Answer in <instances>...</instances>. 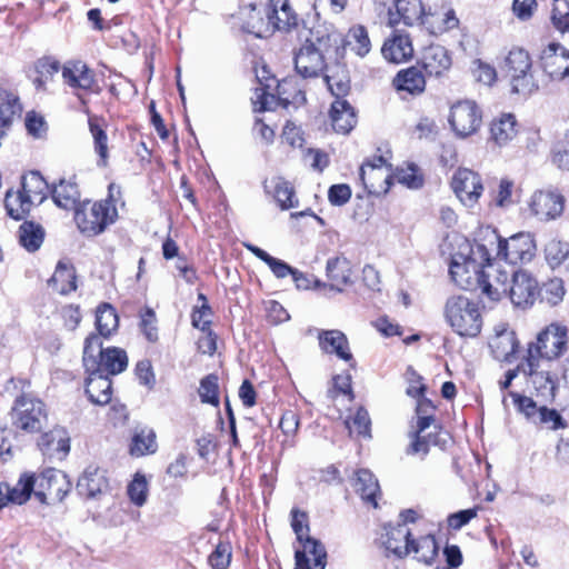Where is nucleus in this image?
I'll return each mask as SVG.
<instances>
[{
  "mask_svg": "<svg viewBox=\"0 0 569 569\" xmlns=\"http://www.w3.org/2000/svg\"><path fill=\"white\" fill-rule=\"evenodd\" d=\"M327 277L330 280V287L342 290V287L352 283V266L346 257H335L327 261Z\"/></svg>",
  "mask_w": 569,
  "mask_h": 569,
  "instance_id": "c756f323",
  "label": "nucleus"
},
{
  "mask_svg": "<svg viewBox=\"0 0 569 569\" xmlns=\"http://www.w3.org/2000/svg\"><path fill=\"white\" fill-rule=\"evenodd\" d=\"M380 539L386 550L399 558L411 553V533L406 525L385 526Z\"/></svg>",
  "mask_w": 569,
  "mask_h": 569,
  "instance_id": "412c9836",
  "label": "nucleus"
},
{
  "mask_svg": "<svg viewBox=\"0 0 569 569\" xmlns=\"http://www.w3.org/2000/svg\"><path fill=\"white\" fill-rule=\"evenodd\" d=\"M216 375H208L200 380L198 389L201 402L211 405L213 407L219 406V383Z\"/></svg>",
  "mask_w": 569,
  "mask_h": 569,
  "instance_id": "864d4df0",
  "label": "nucleus"
},
{
  "mask_svg": "<svg viewBox=\"0 0 569 569\" xmlns=\"http://www.w3.org/2000/svg\"><path fill=\"white\" fill-rule=\"evenodd\" d=\"M89 129L93 138L94 150L99 156L98 164L106 167L108 161V137L106 131L93 120H89Z\"/></svg>",
  "mask_w": 569,
  "mask_h": 569,
  "instance_id": "6e6d98bb",
  "label": "nucleus"
},
{
  "mask_svg": "<svg viewBox=\"0 0 569 569\" xmlns=\"http://www.w3.org/2000/svg\"><path fill=\"white\" fill-rule=\"evenodd\" d=\"M551 22L556 30L561 33L569 32V1L553 0L551 10Z\"/></svg>",
  "mask_w": 569,
  "mask_h": 569,
  "instance_id": "13d9d810",
  "label": "nucleus"
},
{
  "mask_svg": "<svg viewBox=\"0 0 569 569\" xmlns=\"http://www.w3.org/2000/svg\"><path fill=\"white\" fill-rule=\"evenodd\" d=\"M323 81L326 82L329 91L336 99H343L345 96L349 92L350 82L347 74H341L339 77L325 74Z\"/></svg>",
  "mask_w": 569,
  "mask_h": 569,
  "instance_id": "338daca9",
  "label": "nucleus"
},
{
  "mask_svg": "<svg viewBox=\"0 0 569 569\" xmlns=\"http://www.w3.org/2000/svg\"><path fill=\"white\" fill-rule=\"evenodd\" d=\"M510 281L508 272L498 269L489 261L478 290L489 300L499 301L508 296Z\"/></svg>",
  "mask_w": 569,
  "mask_h": 569,
  "instance_id": "f3484780",
  "label": "nucleus"
},
{
  "mask_svg": "<svg viewBox=\"0 0 569 569\" xmlns=\"http://www.w3.org/2000/svg\"><path fill=\"white\" fill-rule=\"evenodd\" d=\"M410 549L418 561L430 565L437 557L439 548L435 537L426 535L417 540L411 539Z\"/></svg>",
  "mask_w": 569,
  "mask_h": 569,
  "instance_id": "a18cd8bd",
  "label": "nucleus"
},
{
  "mask_svg": "<svg viewBox=\"0 0 569 569\" xmlns=\"http://www.w3.org/2000/svg\"><path fill=\"white\" fill-rule=\"evenodd\" d=\"M468 253H457L452 257L449 273L455 283L463 290L476 291L481 284L490 254L486 246L467 244Z\"/></svg>",
  "mask_w": 569,
  "mask_h": 569,
  "instance_id": "f257e3e1",
  "label": "nucleus"
},
{
  "mask_svg": "<svg viewBox=\"0 0 569 569\" xmlns=\"http://www.w3.org/2000/svg\"><path fill=\"white\" fill-rule=\"evenodd\" d=\"M451 57L440 44L427 47L421 56L420 64L429 77L440 78L451 68Z\"/></svg>",
  "mask_w": 569,
  "mask_h": 569,
  "instance_id": "6ab92c4d",
  "label": "nucleus"
},
{
  "mask_svg": "<svg viewBox=\"0 0 569 569\" xmlns=\"http://www.w3.org/2000/svg\"><path fill=\"white\" fill-rule=\"evenodd\" d=\"M264 12L269 14L272 32L287 31L297 26L298 18L289 0H268Z\"/></svg>",
  "mask_w": 569,
  "mask_h": 569,
  "instance_id": "5701e85b",
  "label": "nucleus"
},
{
  "mask_svg": "<svg viewBox=\"0 0 569 569\" xmlns=\"http://www.w3.org/2000/svg\"><path fill=\"white\" fill-rule=\"evenodd\" d=\"M33 202H29V198L22 190H8L4 198V207L8 214L14 220L23 219L33 207Z\"/></svg>",
  "mask_w": 569,
  "mask_h": 569,
  "instance_id": "79ce46f5",
  "label": "nucleus"
},
{
  "mask_svg": "<svg viewBox=\"0 0 569 569\" xmlns=\"http://www.w3.org/2000/svg\"><path fill=\"white\" fill-rule=\"evenodd\" d=\"M531 213L539 220L548 221L559 217L565 207L562 194L552 190H538L528 202Z\"/></svg>",
  "mask_w": 569,
  "mask_h": 569,
  "instance_id": "4468645a",
  "label": "nucleus"
},
{
  "mask_svg": "<svg viewBox=\"0 0 569 569\" xmlns=\"http://www.w3.org/2000/svg\"><path fill=\"white\" fill-rule=\"evenodd\" d=\"M449 123L457 136L468 137L480 128L481 112L473 101H458L450 109Z\"/></svg>",
  "mask_w": 569,
  "mask_h": 569,
  "instance_id": "ddd939ff",
  "label": "nucleus"
},
{
  "mask_svg": "<svg viewBox=\"0 0 569 569\" xmlns=\"http://www.w3.org/2000/svg\"><path fill=\"white\" fill-rule=\"evenodd\" d=\"M330 120L333 130L341 134L349 133L357 123L355 110L345 99H336L332 102Z\"/></svg>",
  "mask_w": 569,
  "mask_h": 569,
  "instance_id": "a878e982",
  "label": "nucleus"
},
{
  "mask_svg": "<svg viewBox=\"0 0 569 569\" xmlns=\"http://www.w3.org/2000/svg\"><path fill=\"white\" fill-rule=\"evenodd\" d=\"M39 446L44 455L62 459L70 450V438L66 429L54 428L41 437Z\"/></svg>",
  "mask_w": 569,
  "mask_h": 569,
  "instance_id": "cd10ccee",
  "label": "nucleus"
},
{
  "mask_svg": "<svg viewBox=\"0 0 569 569\" xmlns=\"http://www.w3.org/2000/svg\"><path fill=\"white\" fill-rule=\"evenodd\" d=\"M516 132V119L510 113L493 120L490 127L491 139L498 146L508 143L513 139Z\"/></svg>",
  "mask_w": 569,
  "mask_h": 569,
  "instance_id": "37998d69",
  "label": "nucleus"
},
{
  "mask_svg": "<svg viewBox=\"0 0 569 569\" xmlns=\"http://www.w3.org/2000/svg\"><path fill=\"white\" fill-rule=\"evenodd\" d=\"M49 186L43 177L32 171L22 178L21 190L34 206L40 204L47 198Z\"/></svg>",
  "mask_w": 569,
  "mask_h": 569,
  "instance_id": "58836bf2",
  "label": "nucleus"
},
{
  "mask_svg": "<svg viewBox=\"0 0 569 569\" xmlns=\"http://www.w3.org/2000/svg\"><path fill=\"white\" fill-rule=\"evenodd\" d=\"M536 425H545L552 430L566 428V422L556 409H549L546 405H540V411L537 415Z\"/></svg>",
  "mask_w": 569,
  "mask_h": 569,
  "instance_id": "0e129e2a",
  "label": "nucleus"
},
{
  "mask_svg": "<svg viewBox=\"0 0 569 569\" xmlns=\"http://www.w3.org/2000/svg\"><path fill=\"white\" fill-rule=\"evenodd\" d=\"M34 496L41 503L61 502L71 489L67 475L57 469H47L36 477Z\"/></svg>",
  "mask_w": 569,
  "mask_h": 569,
  "instance_id": "1a4fd4ad",
  "label": "nucleus"
},
{
  "mask_svg": "<svg viewBox=\"0 0 569 569\" xmlns=\"http://www.w3.org/2000/svg\"><path fill=\"white\" fill-rule=\"evenodd\" d=\"M128 366V357L124 350L120 348H107L104 353L98 360V369L108 375H118Z\"/></svg>",
  "mask_w": 569,
  "mask_h": 569,
  "instance_id": "ea45409f",
  "label": "nucleus"
},
{
  "mask_svg": "<svg viewBox=\"0 0 569 569\" xmlns=\"http://www.w3.org/2000/svg\"><path fill=\"white\" fill-rule=\"evenodd\" d=\"M360 179L369 193H378L381 190L387 191V187L385 188L383 183L388 184L390 170H377L376 168H370V166H361Z\"/></svg>",
  "mask_w": 569,
  "mask_h": 569,
  "instance_id": "c03bdc74",
  "label": "nucleus"
},
{
  "mask_svg": "<svg viewBox=\"0 0 569 569\" xmlns=\"http://www.w3.org/2000/svg\"><path fill=\"white\" fill-rule=\"evenodd\" d=\"M130 501L141 507L146 503L148 497V482L143 475L136 473L127 489Z\"/></svg>",
  "mask_w": 569,
  "mask_h": 569,
  "instance_id": "bf43d9fd",
  "label": "nucleus"
},
{
  "mask_svg": "<svg viewBox=\"0 0 569 569\" xmlns=\"http://www.w3.org/2000/svg\"><path fill=\"white\" fill-rule=\"evenodd\" d=\"M459 23L458 18L452 9L445 12L427 13L423 17L421 26L430 33L438 34L456 28Z\"/></svg>",
  "mask_w": 569,
  "mask_h": 569,
  "instance_id": "4c0bfd02",
  "label": "nucleus"
},
{
  "mask_svg": "<svg viewBox=\"0 0 569 569\" xmlns=\"http://www.w3.org/2000/svg\"><path fill=\"white\" fill-rule=\"evenodd\" d=\"M543 71L552 80H562L569 76V50L560 43H550L541 53Z\"/></svg>",
  "mask_w": 569,
  "mask_h": 569,
  "instance_id": "dca6fc26",
  "label": "nucleus"
},
{
  "mask_svg": "<svg viewBox=\"0 0 569 569\" xmlns=\"http://www.w3.org/2000/svg\"><path fill=\"white\" fill-rule=\"evenodd\" d=\"M295 68L302 78H317L326 68L323 53L315 43L307 41L295 56Z\"/></svg>",
  "mask_w": 569,
  "mask_h": 569,
  "instance_id": "2eb2a0df",
  "label": "nucleus"
},
{
  "mask_svg": "<svg viewBox=\"0 0 569 569\" xmlns=\"http://www.w3.org/2000/svg\"><path fill=\"white\" fill-rule=\"evenodd\" d=\"M568 349L567 328L552 323L542 330L537 340L529 345L527 358L548 360L560 357Z\"/></svg>",
  "mask_w": 569,
  "mask_h": 569,
  "instance_id": "423d86ee",
  "label": "nucleus"
},
{
  "mask_svg": "<svg viewBox=\"0 0 569 569\" xmlns=\"http://www.w3.org/2000/svg\"><path fill=\"white\" fill-rule=\"evenodd\" d=\"M370 417L367 410L359 408L353 417L346 420L350 435L356 433L362 437L370 436Z\"/></svg>",
  "mask_w": 569,
  "mask_h": 569,
  "instance_id": "052dcab7",
  "label": "nucleus"
},
{
  "mask_svg": "<svg viewBox=\"0 0 569 569\" xmlns=\"http://www.w3.org/2000/svg\"><path fill=\"white\" fill-rule=\"evenodd\" d=\"M552 362L548 360L526 358L518 366V370L528 377L529 382L532 385L542 401H552L556 396L557 380L551 372Z\"/></svg>",
  "mask_w": 569,
  "mask_h": 569,
  "instance_id": "0eeeda50",
  "label": "nucleus"
},
{
  "mask_svg": "<svg viewBox=\"0 0 569 569\" xmlns=\"http://www.w3.org/2000/svg\"><path fill=\"white\" fill-rule=\"evenodd\" d=\"M264 188L268 192L272 191L274 200L282 210L293 208L298 204L293 187L284 179L278 177L271 179L270 182L266 181Z\"/></svg>",
  "mask_w": 569,
  "mask_h": 569,
  "instance_id": "e433bc0d",
  "label": "nucleus"
},
{
  "mask_svg": "<svg viewBox=\"0 0 569 569\" xmlns=\"http://www.w3.org/2000/svg\"><path fill=\"white\" fill-rule=\"evenodd\" d=\"M497 256L511 264L528 263L536 256V243L530 233L519 232L498 239Z\"/></svg>",
  "mask_w": 569,
  "mask_h": 569,
  "instance_id": "9d476101",
  "label": "nucleus"
},
{
  "mask_svg": "<svg viewBox=\"0 0 569 569\" xmlns=\"http://www.w3.org/2000/svg\"><path fill=\"white\" fill-rule=\"evenodd\" d=\"M18 233L20 244L29 252L37 251L43 242V229L33 222H23Z\"/></svg>",
  "mask_w": 569,
  "mask_h": 569,
  "instance_id": "de8ad7c7",
  "label": "nucleus"
},
{
  "mask_svg": "<svg viewBox=\"0 0 569 569\" xmlns=\"http://www.w3.org/2000/svg\"><path fill=\"white\" fill-rule=\"evenodd\" d=\"M89 377L86 380V393L94 405L104 406L110 402L112 383L108 373L100 370H86Z\"/></svg>",
  "mask_w": 569,
  "mask_h": 569,
  "instance_id": "393cba45",
  "label": "nucleus"
},
{
  "mask_svg": "<svg viewBox=\"0 0 569 569\" xmlns=\"http://www.w3.org/2000/svg\"><path fill=\"white\" fill-rule=\"evenodd\" d=\"M393 84L397 90L416 96L425 91L426 79L419 69L411 67L398 72Z\"/></svg>",
  "mask_w": 569,
  "mask_h": 569,
  "instance_id": "2f4dec72",
  "label": "nucleus"
},
{
  "mask_svg": "<svg viewBox=\"0 0 569 569\" xmlns=\"http://www.w3.org/2000/svg\"><path fill=\"white\" fill-rule=\"evenodd\" d=\"M117 208L111 199L83 202L74 212V221L80 232L87 237L102 233L117 220Z\"/></svg>",
  "mask_w": 569,
  "mask_h": 569,
  "instance_id": "7ed1b4c3",
  "label": "nucleus"
},
{
  "mask_svg": "<svg viewBox=\"0 0 569 569\" xmlns=\"http://www.w3.org/2000/svg\"><path fill=\"white\" fill-rule=\"evenodd\" d=\"M503 70L510 78L511 91L519 94H530L536 90L529 53L521 48H513L505 59Z\"/></svg>",
  "mask_w": 569,
  "mask_h": 569,
  "instance_id": "39448f33",
  "label": "nucleus"
},
{
  "mask_svg": "<svg viewBox=\"0 0 569 569\" xmlns=\"http://www.w3.org/2000/svg\"><path fill=\"white\" fill-rule=\"evenodd\" d=\"M276 92L279 100L288 106L305 100V94L297 88L295 79L287 78L277 82Z\"/></svg>",
  "mask_w": 569,
  "mask_h": 569,
  "instance_id": "603ef678",
  "label": "nucleus"
},
{
  "mask_svg": "<svg viewBox=\"0 0 569 569\" xmlns=\"http://www.w3.org/2000/svg\"><path fill=\"white\" fill-rule=\"evenodd\" d=\"M539 296L542 301H546L550 306H556L562 301L565 296L563 282L559 278H553L548 282L543 283L539 288Z\"/></svg>",
  "mask_w": 569,
  "mask_h": 569,
  "instance_id": "4d7b16f0",
  "label": "nucleus"
},
{
  "mask_svg": "<svg viewBox=\"0 0 569 569\" xmlns=\"http://www.w3.org/2000/svg\"><path fill=\"white\" fill-rule=\"evenodd\" d=\"M343 47L356 56L363 58L371 50V41L366 27L356 24L345 36Z\"/></svg>",
  "mask_w": 569,
  "mask_h": 569,
  "instance_id": "c9c22d12",
  "label": "nucleus"
},
{
  "mask_svg": "<svg viewBox=\"0 0 569 569\" xmlns=\"http://www.w3.org/2000/svg\"><path fill=\"white\" fill-rule=\"evenodd\" d=\"M511 303L521 309L533 306L539 297V284L536 278L527 270L519 269L511 276L510 287L507 296Z\"/></svg>",
  "mask_w": 569,
  "mask_h": 569,
  "instance_id": "f8f14e48",
  "label": "nucleus"
},
{
  "mask_svg": "<svg viewBox=\"0 0 569 569\" xmlns=\"http://www.w3.org/2000/svg\"><path fill=\"white\" fill-rule=\"evenodd\" d=\"M100 333L99 335H90L84 341L83 348V365L86 370H97L98 369V360L104 353V349H102Z\"/></svg>",
  "mask_w": 569,
  "mask_h": 569,
  "instance_id": "3c124183",
  "label": "nucleus"
},
{
  "mask_svg": "<svg viewBox=\"0 0 569 569\" xmlns=\"http://www.w3.org/2000/svg\"><path fill=\"white\" fill-rule=\"evenodd\" d=\"M409 437L407 453L422 458L428 455L431 446L443 448L448 440V433L436 423L433 415H417L416 430Z\"/></svg>",
  "mask_w": 569,
  "mask_h": 569,
  "instance_id": "20e7f679",
  "label": "nucleus"
},
{
  "mask_svg": "<svg viewBox=\"0 0 569 569\" xmlns=\"http://www.w3.org/2000/svg\"><path fill=\"white\" fill-rule=\"evenodd\" d=\"M381 52L386 60L398 64L407 62L412 58L413 47L409 36L395 34L392 38L386 40Z\"/></svg>",
  "mask_w": 569,
  "mask_h": 569,
  "instance_id": "bb28decb",
  "label": "nucleus"
},
{
  "mask_svg": "<svg viewBox=\"0 0 569 569\" xmlns=\"http://www.w3.org/2000/svg\"><path fill=\"white\" fill-rule=\"evenodd\" d=\"M319 347L322 352L335 355L346 362H353L347 336L337 329L320 330L318 332Z\"/></svg>",
  "mask_w": 569,
  "mask_h": 569,
  "instance_id": "aec40b11",
  "label": "nucleus"
},
{
  "mask_svg": "<svg viewBox=\"0 0 569 569\" xmlns=\"http://www.w3.org/2000/svg\"><path fill=\"white\" fill-rule=\"evenodd\" d=\"M443 316L450 328L460 337H477L482 328V313L478 302L466 296L447 299Z\"/></svg>",
  "mask_w": 569,
  "mask_h": 569,
  "instance_id": "f03ea898",
  "label": "nucleus"
},
{
  "mask_svg": "<svg viewBox=\"0 0 569 569\" xmlns=\"http://www.w3.org/2000/svg\"><path fill=\"white\" fill-rule=\"evenodd\" d=\"M108 483L104 470L97 466H89L78 480L77 489L80 495L93 498L107 489Z\"/></svg>",
  "mask_w": 569,
  "mask_h": 569,
  "instance_id": "c85d7f7f",
  "label": "nucleus"
},
{
  "mask_svg": "<svg viewBox=\"0 0 569 569\" xmlns=\"http://www.w3.org/2000/svg\"><path fill=\"white\" fill-rule=\"evenodd\" d=\"M96 326L100 336L104 338L111 336L118 329V315L111 305L103 303L98 307L96 315Z\"/></svg>",
  "mask_w": 569,
  "mask_h": 569,
  "instance_id": "49530a36",
  "label": "nucleus"
},
{
  "mask_svg": "<svg viewBox=\"0 0 569 569\" xmlns=\"http://www.w3.org/2000/svg\"><path fill=\"white\" fill-rule=\"evenodd\" d=\"M248 16L244 22V29L254 34L258 38L267 37L272 33V27L269 19V14L262 9L258 8L257 4H249L247 7Z\"/></svg>",
  "mask_w": 569,
  "mask_h": 569,
  "instance_id": "f704fd0d",
  "label": "nucleus"
},
{
  "mask_svg": "<svg viewBox=\"0 0 569 569\" xmlns=\"http://www.w3.org/2000/svg\"><path fill=\"white\" fill-rule=\"evenodd\" d=\"M548 264L555 269L568 258L569 244L557 239H551L545 248Z\"/></svg>",
  "mask_w": 569,
  "mask_h": 569,
  "instance_id": "5fc2aeb1",
  "label": "nucleus"
},
{
  "mask_svg": "<svg viewBox=\"0 0 569 569\" xmlns=\"http://www.w3.org/2000/svg\"><path fill=\"white\" fill-rule=\"evenodd\" d=\"M513 183L508 179H501L498 190L491 194V204L498 208H508L512 204Z\"/></svg>",
  "mask_w": 569,
  "mask_h": 569,
  "instance_id": "69168bd1",
  "label": "nucleus"
},
{
  "mask_svg": "<svg viewBox=\"0 0 569 569\" xmlns=\"http://www.w3.org/2000/svg\"><path fill=\"white\" fill-rule=\"evenodd\" d=\"M80 192L76 182L61 179L52 189L54 203L63 209H73L78 203Z\"/></svg>",
  "mask_w": 569,
  "mask_h": 569,
  "instance_id": "a19ab883",
  "label": "nucleus"
},
{
  "mask_svg": "<svg viewBox=\"0 0 569 569\" xmlns=\"http://www.w3.org/2000/svg\"><path fill=\"white\" fill-rule=\"evenodd\" d=\"M198 299L201 301V306L193 309L191 322L194 328L207 331L211 325V308L203 293H199Z\"/></svg>",
  "mask_w": 569,
  "mask_h": 569,
  "instance_id": "680f3d73",
  "label": "nucleus"
},
{
  "mask_svg": "<svg viewBox=\"0 0 569 569\" xmlns=\"http://www.w3.org/2000/svg\"><path fill=\"white\" fill-rule=\"evenodd\" d=\"M451 188L459 201L467 208H473L485 190L480 174L468 168H459L453 173Z\"/></svg>",
  "mask_w": 569,
  "mask_h": 569,
  "instance_id": "9b49d317",
  "label": "nucleus"
},
{
  "mask_svg": "<svg viewBox=\"0 0 569 569\" xmlns=\"http://www.w3.org/2000/svg\"><path fill=\"white\" fill-rule=\"evenodd\" d=\"M11 419L16 428L26 432H38L47 420V411L41 400L22 395L14 401Z\"/></svg>",
  "mask_w": 569,
  "mask_h": 569,
  "instance_id": "6e6552de",
  "label": "nucleus"
},
{
  "mask_svg": "<svg viewBox=\"0 0 569 569\" xmlns=\"http://www.w3.org/2000/svg\"><path fill=\"white\" fill-rule=\"evenodd\" d=\"M158 445L156 432L148 427L137 428L132 435L130 443V455L133 457H142L152 455L157 451Z\"/></svg>",
  "mask_w": 569,
  "mask_h": 569,
  "instance_id": "72a5a7b5",
  "label": "nucleus"
},
{
  "mask_svg": "<svg viewBox=\"0 0 569 569\" xmlns=\"http://www.w3.org/2000/svg\"><path fill=\"white\" fill-rule=\"evenodd\" d=\"M62 78L72 89L83 91L92 90L96 82L94 73L82 61H68L62 67Z\"/></svg>",
  "mask_w": 569,
  "mask_h": 569,
  "instance_id": "b1692460",
  "label": "nucleus"
},
{
  "mask_svg": "<svg viewBox=\"0 0 569 569\" xmlns=\"http://www.w3.org/2000/svg\"><path fill=\"white\" fill-rule=\"evenodd\" d=\"M76 270L72 266L59 262L57 268L49 279L48 284L53 291L60 295H68L77 289Z\"/></svg>",
  "mask_w": 569,
  "mask_h": 569,
  "instance_id": "7c9ffc66",
  "label": "nucleus"
},
{
  "mask_svg": "<svg viewBox=\"0 0 569 569\" xmlns=\"http://www.w3.org/2000/svg\"><path fill=\"white\" fill-rule=\"evenodd\" d=\"M509 397L512 398L513 405L517 410L522 413L529 421L537 420V415L540 411V405L527 396L517 392H510Z\"/></svg>",
  "mask_w": 569,
  "mask_h": 569,
  "instance_id": "e2e57ef3",
  "label": "nucleus"
},
{
  "mask_svg": "<svg viewBox=\"0 0 569 569\" xmlns=\"http://www.w3.org/2000/svg\"><path fill=\"white\" fill-rule=\"evenodd\" d=\"M538 9L537 0H512V14L520 21H529Z\"/></svg>",
  "mask_w": 569,
  "mask_h": 569,
  "instance_id": "774afa93",
  "label": "nucleus"
},
{
  "mask_svg": "<svg viewBox=\"0 0 569 569\" xmlns=\"http://www.w3.org/2000/svg\"><path fill=\"white\" fill-rule=\"evenodd\" d=\"M490 347L497 359L508 360L517 350L515 333L512 331L498 333L490 342Z\"/></svg>",
  "mask_w": 569,
  "mask_h": 569,
  "instance_id": "8fccbe9b",
  "label": "nucleus"
},
{
  "mask_svg": "<svg viewBox=\"0 0 569 569\" xmlns=\"http://www.w3.org/2000/svg\"><path fill=\"white\" fill-rule=\"evenodd\" d=\"M36 476L33 473L24 472L20 476L14 487L9 486L11 493V502L17 505H23L27 502L31 493L36 491Z\"/></svg>",
  "mask_w": 569,
  "mask_h": 569,
  "instance_id": "09e8293b",
  "label": "nucleus"
},
{
  "mask_svg": "<svg viewBox=\"0 0 569 569\" xmlns=\"http://www.w3.org/2000/svg\"><path fill=\"white\" fill-rule=\"evenodd\" d=\"M353 488L362 500L371 503L375 508L378 506L377 496L380 493V488L378 480L369 470L360 469L356 472Z\"/></svg>",
  "mask_w": 569,
  "mask_h": 569,
  "instance_id": "473e14b6",
  "label": "nucleus"
},
{
  "mask_svg": "<svg viewBox=\"0 0 569 569\" xmlns=\"http://www.w3.org/2000/svg\"><path fill=\"white\" fill-rule=\"evenodd\" d=\"M426 10L421 0H397L395 11H389V23L397 26L402 22L406 26L421 24Z\"/></svg>",
  "mask_w": 569,
  "mask_h": 569,
  "instance_id": "4be33fe9",
  "label": "nucleus"
},
{
  "mask_svg": "<svg viewBox=\"0 0 569 569\" xmlns=\"http://www.w3.org/2000/svg\"><path fill=\"white\" fill-rule=\"evenodd\" d=\"M302 549H297L295 559V569H325L327 563V552L323 545L310 536H306L303 541H299Z\"/></svg>",
  "mask_w": 569,
  "mask_h": 569,
  "instance_id": "a211bd4d",
  "label": "nucleus"
}]
</instances>
